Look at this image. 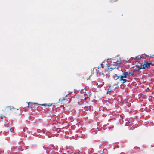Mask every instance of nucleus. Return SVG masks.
I'll list each match as a JSON object with an SVG mask.
<instances>
[{
  "label": "nucleus",
  "instance_id": "obj_1",
  "mask_svg": "<svg viewBox=\"0 0 154 154\" xmlns=\"http://www.w3.org/2000/svg\"><path fill=\"white\" fill-rule=\"evenodd\" d=\"M119 66V63L118 61L116 59H113L112 62L111 61L110 66H107V70L112 71V69H118Z\"/></svg>",
  "mask_w": 154,
  "mask_h": 154
},
{
  "label": "nucleus",
  "instance_id": "obj_2",
  "mask_svg": "<svg viewBox=\"0 0 154 154\" xmlns=\"http://www.w3.org/2000/svg\"><path fill=\"white\" fill-rule=\"evenodd\" d=\"M152 64L151 63H148L146 62H144L143 65V69H145V68H148L150 66V65Z\"/></svg>",
  "mask_w": 154,
  "mask_h": 154
},
{
  "label": "nucleus",
  "instance_id": "obj_3",
  "mask_svg": "<svg viewBox=\"0 0 154 154\" xmlns=\"http://www.w3.org/2000/svg\"><path fill=\"white\" fill-rule=\"evenodd\" d=\"M106 69H105L103 67H102V68H100V69H99L100 73L103 75H105V73L106 72Z\"/></svg>",
  "mask_w": 154,
  "mask_h": 154
},
{
  "label": "nucleus",
  "instance_id": "obj_4",
  "mask_svg": "<svg viewBox=\"0 0 154 154\" xmlns=\"http://www.w3.org/2000/svg\"><path fill=\"white\" fill-rule=\"evenodd\" d=\"M129 75L128 72H125L123 73L122 75L121 76V79H122V78H126Z\"/></svg>",
  "mask_w": 154,
  "mask_h": 154
},
{
  "label": "nucleus",
  "instance_id": "obj_5",
  "mask_svg": "<svg viewBox=\"0 0 154 154\" xmlns=\"http://www.w3.org/2000/svg\"><path fill=\"white\" fill-rule=\"evenodd\" d=\"M136 66L137 68L142 67V69H143V63H138L136 65Z\"/></svg>",
  "mask_w": 154,
  "mask_h": 154
},
{
  "label": "nucleus",
  "instance_id": "obj_6",
  "mask_svg": "<svg viewBox=\"0 0 154 154\" xmlns=\"http://www.w3.org/2000/svg\"><path fill=\"white\" fill-rule=\"evenodd\" d=\"M124 78H122V79H121V76H120V78L119 79V80L120 81H122V82H121L122 84H124L127 82H129V81L128 80H126L125 79H124Z\"/></svg>",
  "mask_w": 154,
  "mask_h": 154
},
{
  "label": "nucleus",
  "instance_id": "obj_7",
  "mask_svg": "<svg viewBox=\"0 0 154 154\" xmlns=\"http://www.w3.org/2000/svg\"><path fill=\"white\" fill-rule=\"evenodd\" d=\"M11 109L12 107H11V106H8L6 107L5 110L7 111H8L9 110H11Z\"/></svg>",
  "mask_w": 154,
  "mask_h": 154
},
{
  "label": "nucleus",
  "instance_id": "obj_8",
  "mask_svg": "<svg viewBox=\"0 0 154 154\" xmlns=\"http://www.w3.org/2000/svg\"><path fill=\"white\" fill-rule=\"evenodd\" d=\"M120 76H118L117 74H115L113 76V78L115 80H116L118 79H120Z\"/></svg>",
  "mask_w": 154,
  "mask_h": 154
},
{
  "label": "nucleus",
  "instance_id": "obj_9",
  "mask_svg": "<svg viewBox=\"0 0 154 154\" xmlns=\"http://www.w3.org/2000/svg\"><path fill=\"white\" fill-rule=\"evenodd\" d=\"M52 104H51L50 105H47L46 104H38V105H41L42 106H48L49 107L51 105H52Z\"/></svg>",
  "mask_w": 154,
  "mask_h": 154
},
{
  "label": "nucleus",
  "instance_id": "obj_10",
  "mask_svg": "<svg viewBox=\"0 0 154 154\" xmlns=\"http://www.w3.org/2000/svg\"><path fill=\"white\" fill-rule=\"evenodd\" d=\"M112 91V90L111 88H108L107 90L106 94H110V93Z\"/></svg>",
  "mask_w": 154,
  "mask_h": 154
},
{
  "label": "nucleus",
  "instance_id": "obj_11",
  "mask_svg": "<svg viewBox=\"0 0 154 154\" xmlns=\"http://www.w3.org/2000/svg\"><path fill=\"white\" fill-rule=\"evenodd\" d=\"M128 74H129V75H131V76H133L134 75V74L132 72H128Z\"/></svg>",
  "mask_w": 154,
  "mask_h": 154
},
{
  "label": "nucleus",
  "instance_id": "obj_12",
  "mask_svg": "<svg viewBox=\"0 0 154 154\" xmlns=\"http://www.w3.org/2000/svg\"><path fill=\"white\" fill-rule=\"evenodd\" d=\"M138 68V69L136 70L137 71H138L142 69V67H139V68Z\"/></svg>",
  "mask_w": 154,
  "mask_h": 154
},
{
  "label": "nucleus",
  "instance_id": "obj_13",
  "mask_svg": "<svg viewBox=\"0 0 154 154\" xmlns=\"http://www.w3.org/2000/svg\"><path fill=\"white\" fill-rule=\"evenodd\" d=\"M10 131L11 132H14V129L13 128H11Z\"/></svg>",
  "mask_w": 154,
  "mask_h": 154
},
{
  "label": "nucleus",
  "instance_id": "obj_14",
  "mask_svg": "<svg viewBox=\"0 0 154 154\" xmlns=\"http://www.w3.org/2000/svg\"><path fill=\"white\" fill-rule=\"evenodd\" d=\"M1 119H3V117L6 118V117L5 116H3H3H2V115H1Z\"/></svg>",
  "mask_w": 154,
  "mask_h": 154
},
{
  "label": "nucleus",
  "instance_id": "obj_15",
  "mask_svg": "<svg viewBox=\"0 0 154 154\" xmlns=\"http://www.w3.org/2000/svg\"><path fill=\"white\" fill-rule=\"evenodd\" d=\"M90 76H89V78H86V79H87V80H89V79H90Z\"/></svg>",
  "mask_w": 154,
  "mask_h": 154
},
{
  "label": "nucleus",
  "instance_id": "obj_16",
  "mask_svg": "<svg viewBox=\"0 0 154 154\" xmlns=\"http://www.w3.org/2000/svg\"><path fill=\"white\" fill-rule=\"evenodd\" d=\"M32 104H37L38 105V103H32Z\"/></svg>",
  "mask_w": 154,
  "mask_h": 154
},
{
  "label": "nucleus",
  "instance_id": "obj_17",
  "mask_svg": "<svg viewBox=\"0 0 154 154\" xmlns=\"http://www.w3.org/2000/svg\"><path fill=\"white\" fill-rule=\"evenodd\" d=\"M64 100H65V98L64 97H63L62 98V101H63Z\"/></svg>",
  "mask_w": 154,
  "mask_h": 154
},
{
  "label": "nucleus",
  "instance_id": "obj_18",
  "mask_svg": "<svg viewBox=\"0 0 154 154\" xmlns=\"http://www.w3.org/2000/svg\"><path fill=\"white\" fill-rule=\"evenodd\" d=\"M141 57H140L139 58V59H141Z\"/></svg>",
  "mask_w": 154,
  "mask_h": 154
},
{
  "label": "nucleus",
  "instance_id": "obj_19",
  "mask_svg": "<svg viewBox=\"0 0 154 154\" xmlns=\"http://www.w3.org/2000/svg\"><path fill=\"white\" fill-rule=\"evenodd\" d=\"M61 100H60V99L59 100V101H60Z\"/></svg>",
  "mask_w": 154,
  "mask_h": 154
},
{
  "label": "nucleus",
  "instance_id": "obj_20",
  "mask_svg": "<svg viewBox=\"0 0 154 154\" xmlns=\"http://www.w3.org/2000/svg\"><path fill=\"white\" fill-rule=\"evenodd\" d=\"M143 55H146L145 54H143Z\"/></svg>",
  "mask_w": 154,
  "mask_h": 154
},
{
  "label": "nucleus",
  "instance_id": "obj_21",
  "mask_svg": "<svg viewBox=\"0 0 154 154\" xmlns=\"http://www.w3.org/2000/svg\"><path fill=\"white\" fill-rule=\"evenodd\" d=\"M21 114V113H19V115H20Z\"/></svg>",
  "mask_w": 154,
  "mask_h": 154
},
{
  "label": "nucleus",
  "instance_id": "obj_22",
  "mask_svg": "<svg viewBox=\"0 0 154 154\" xmlns=\"http://www.w3.org/2000/svg\"><path fill=\"white\" fill-rule=\"evenodd\" d=\"M12 109H14V107H13Z\"/></svg>",
  "mask_w": 154,
  "mask_h": 154
},
{
  "label": "nucleus",
  "instance_id": "obj_23",
  "mask_svg": "<svg viewBox=\"0 0 154 154\" xmlns=\"http://www.w3.org/2000/svg\"><path fill=\"white\" fill-rule=\"evenodd\" d=\"M30 103H28V105H29V104Z\"/></svg>",
  "mask_w": 154,
  "mask_h": 154
},
{
  "label": "nucleus",
  "instance_id": "obj_24",
  "mask_svg": "<svg viewBox=\"0 0 154 154\" xmlns=\"http://www.w3.org/2000/svg\"><path fill=\"white\" fill-rule=\"evenodd\" d=\"M67 95H66V97H67Z\"/></svg>",
  "mask_w": 154,
  "mask_h": 154
},
{
  "label": "nucleus",
  "instance_id": "obj_25",
  "mask_svg": "<svg viewBox=\"0 0 154 154\" xmlns=\"http://www.w3.org/2000/svg\"><path fill=\"white\" fill-rule=\"evenodd\" d=\"M153 56H154V54L152 55Z\"/></svg>",
  "mask_w": 154,
  "mask_h": 154
}]
</instances>
